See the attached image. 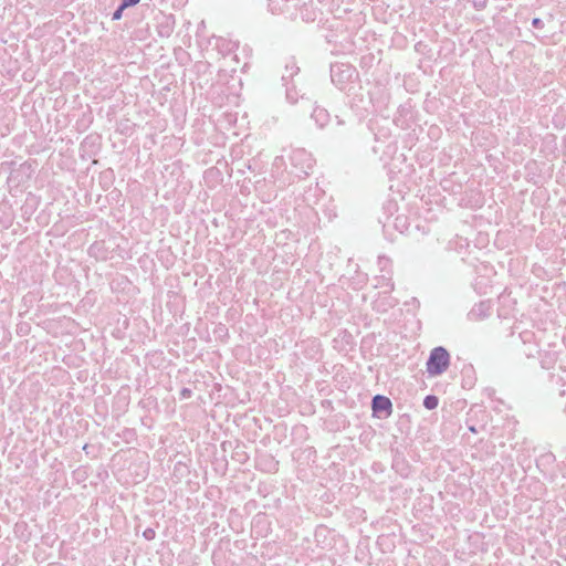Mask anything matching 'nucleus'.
Returning <instances> with one entry per match:
<instances>
[{
  "mask_svg": "<svg viewBox=\"0 0 566 566\" xmlns=\"http://www.w3.org/2000/svg\"><path fill=\"white\" fill-rule=\"evenodd\" d=\"M335 78V66L332 67V80L334 81Z\"/></svg>",
  "mask_w": 566,
  "mask_h": 566,
  "instance_id": "f8f14e48",
  "label": "nucleus"
},
{
  "mask_svg": "<svg viewBox=\"0 0 566 566\" xmlns=\"http://www.w3.org/2000/svg\"><path fill=\"white\" fill-rule=\"evenodd\" d=\"M155 535V532L150 528H147L145 532H144V536L147 538V539H150L153 538Z\"/></svg>",
  "mask_w": 566,
  "mask_h": 566,
  "instance_id": "9d476101",
  "label": "nucleus"
},
{
  "mask_svg": "<svg viewBox=\"0 0 566 566\" xmlns=\"http://www.w3.org/2000/svg\"><path fill=\"white\" fill-rule=\"evenodd\" d=\"M139 2V0H122V8H128L135 6Z\"/></svg>",
  "mask_w": 566,
  "mask_h": 566,
  "instance_id": "0eeeda50",
  "label": "nucleus"
},
{
  "mask_svg": "<svg viewBox=\"0 0 566 566\" xmlns=\"http://www.w3.org/2000/svg\"><path fill=\"white\" fill-rule=\"evenodd\" d=\"M312 117L315 119V122L321 126L324 127L328 122V113L326 109L321 107H315Z\"/></svg>",
  "mask_w": 566,
  "mask_h": 566,
  "instance_id": "20e7f679",
  "label": "nucleus"
},
{
  "mask_svg": "<svg viewBox=\"0 0 566 566\" xmlns=\"http://www.w3.org/2000/svg\"><path fill=\"white\" fill-rule=\"evenodd\" d=\"M125 8H122V4L115 10V12L113 13V20H118L120 19L122 17V13L124 11Z\"/></svg>",
  "mask_w": 566,
  "mask_h": 566,
  "instance_id": "6e6552de",
  "label": "nucleus"
},
{
  "mask_svg": "<svg viewBox=\"0 0 566 566\" xmlns=\"http://www.w3.org/2000/svg\"><path fill=\"white\" fill-rule=\"evenodd\" d=\"M291 7H296L295 0H269V8L275 14L289 12Z\"/></svg>",
  "mask_w": 566,
  "mask_h": 566,
  "instance_id": "7ed1b4c3",
  "label": "nucleus"
},
{
  "mask_svg": "<svg viewBox=\"0 0 566 566\" xmlns=\"http://www.w3.org/2000/svg\"><path fill=\"white\" fill-rule=\"evenodd\" d=\"M474 8L478 10L484 9L486 7L488 0H471Z\"/></svg>",
  "mask_w": 566,
  "mask_h": 566,
  "instance_id": "423d86ee",
  "label": "nucleus"
},
{
  "mask_svg": "<svg viewBox=\"0 0 566 566\" xmlns=\"http://www.w3.org/2000/svg\"><path fill=\"white\" fill-rule=\"evenodd\" d=\"M438 397L433 396V395H428L424 399H423V406L426 409L428 410H432L434 408H437L438 406Z\"/></svg>",
  "mask_w": 566,
  "mask_h": 566,
  "instance_id": "39448f33",
  "label": "nucleus"
},
{
  "mask_svg": "<svg viewBox=\"0 0 566 566\" xmlns=\"http://www.w3.org/2000/svg\"><path fill=\"white\" fill-rule=\"evenodd\" d=\"M543 24H544V23H543V21H542L539 18H534V19L532 20V25H533L534 28H536V29H541V28H543Z\"/></svg>",
  "mask_w": 566,
  "mask_h": 566,
  "instance_id": "1a4fd4ad",
  "label": "nucleus"
},
{
  "mask_svg": "<svg viewBox=\"0 0 566 566\" xmlns=\"http://www.w3.org/2000/svg\"><path fill=\"white\" fill-rule=\"evenodd\" d=\"M371 407L375 413L386 412L387 416L391 413L392 403L389 398L376 395L373 398Z\"/></svg>",
  "mask_w": 566,
  "mask_h": 566,
  "instance_id": "f03ea898",
  "label": "nucleus"
},
{
  "mask_svg": "<svg viewBox=\"0 0 566 566\" xmlns=\"http://www.w3.org/2000/svg\"><path fill=\"white\" fill-rule=\"evenodd\" d=\"M450 365V355L444 347H436L431 350L427 360V371L431 376L443 374Z\"/></svg>",
  "mask_w": 566,
  "mask_h": 566,
  "instance_id": "f257e3e1",
  "label": "nucleus"
},
{
  "mask_svg": "<svg viewBox=\"0 0 566 566\" xmlns=\"http://www.w3.org/2000/svg\"><path fill=\"white\" fill-rule=\"evenodd\" d=\"M180 394L184 398H189L191 396V390L188 388H184Z\"/></svg>",
  "mask_w": 566,
  "mask_h": 566,
  "instance_id": "9b49d317",
  "label": "nucleus"
}]
</instances>
